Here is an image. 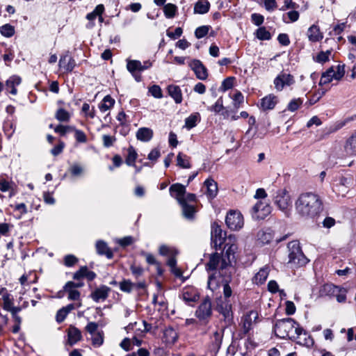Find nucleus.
Returning <instances> with one entry per match:
<instances>
[{
	"instance_id": "obj_1",
	"label": "nucleus",
	"mask_w": 356,
	"mask_h": 356,
	"mask_svg": "<svg viewBox=\"0 0 356 356\" xmlns=\"http://www.w3.org/2000/svg\"><path fill=\"white\" fill-rule=\"evenodd\" d=\"M299 215L307 218H315L323 211V201L320 196L313 193H304L295 202Z\"/></svg>"
},
{
	"instance_id": "obj_2",
	"label": "nucleus",
	"mask_w": 356,
	"mask_h": 356,
	"mask_svg": "<svg viewBox=\"0 0 356 356\" xmlns=\"http://www.w3.org/2000/svg\"><path fill=\"white\" fill-rule=\"evenodd\" d=\"M274 332L275 335L281 339H293L295 335L291 334L294 332L296 337L299 338L301 335L305 337V344L307 346L313 344V339L308 336L307 333L303 330L300 325L293 318H286L278 320L274 326Z\"/></svg>"
},
{
	"instance_id": "obj_3",
	"label": "nucleus",
	"mask_w": 356,
	"mask_h": 356,
	"mask_svg": "<svg viewBox=\"0 0 356 356\" xmlns=\"http://www.w3.org/2000/svg\"><path fill=\"white\" fill-rule=\"evenodd\" d=\"M289 249V264L295 267H300L306 265L309 260L302 252L300 243L293 241L288 243Z\"/></svg>"
},
{
	"instance_id": "obj_4",
	"label": "nucleus",
	"mask_w": 356,
	"mask_h": 356,
	"mask_svg": "<svg viewBox=\"0 0 356 356\" xmlns=\"http://www.w3.org/2000/svg\"><path fill=\"white\" fill-rule=\"evenodd\" d=\"M224 300L220 296L217 298V307L220 314H222L225 318H229L232 316V304L229 298L232 294V290L229 283L225 281L222 284Z\"/></svg>"
},
{
	"instance_id": "obj_5",
	"label": "nucleus",
	"mask_w": 356,
	"mask_h": 356,
	"mask_svg": "<svg viewBox=\"0 0 356 356\" xmlns=\"http://www.w3.org/2000/svg\"><path fill=\"white\" fill-rule=\"evenodd\" d=\"M346 290L332 284H325L319 290L321 297H336L339 302H344L346 300Z\"/></svg>"
},
{
	"instance_id": "obj_6",
	"label": "nucleus",
	"mask_w": 356,
	"mask_h": 356,
	"mask_svg": "<svg viewBox=\"0 0 356 356\" xmlns=\"http://www.w3.org/2000/svg\"><path fill=\"white\" fill-rule=\"evenodd\" d=\"M274 203L279 209L287 213L291 206V197L288 191L286 189L278 190L274 197Z\"/></svg>"
},
{
	"instance_id": "obj_7",
	"label": "nucleus",
	"mask_w": 356,
	"mask_h": 356,
	"mask_svg": "<svg viewBox=\"0 0 356 356\" xmlns=\"http://www.w3.org/2000/svg\"><path fill=\"white\" fill-rule=\"evenodd\" d=\"M212 315L211 302L207 297L198 306L195 311V316L201 321L207 323Z\"/></svg>"
},
{
	"instance_id": "obj_8",
	"label": "nucleus",
	"mask_w": 356,
	"mask_h": 356,
	"mask_svg": "<svg viewBox=\"0 0 356 356\" xmlns=\"http://www.w3.org/2000/svg\"><path fill=\"white\" fill-rule=\"evenodd\" d=\"M237 247L235 244L225 243L222 254L220 270H224L228 267L232 261L235 259V252Z\"/></svg>"
},
{
	"instance_id": "obj_9",
	"label": "nucleus",
	"mask_w": 356,
	"mask_h": 356,
	"mask_svg": "<svg viewBox=\"0 0 356 356\" xmlns=\"http://www.w3.org/2000/svg\"><path fill=\"white\" fill-rule=\"evenodd\" d=\"M271 212L270 206L262 201L257 202L252 209V216L256 220H263Z\"/></svg>"
},
{
	"instance_id": "obj_10",
	"label": "nucleus",
	"mask_w": 356,
	"mask_h": 356,
	"mask_svg": "<svg viewBox=\"0 0 356 356\" xmlns=\"http://www.w3.org/2000/svg\"><path fill=\"white\" fill-rule=\"evenodd\" d=\"M295 83L293 75L282 72L274 79L275 88L277 91H282L284 87L291 86Z\"/></svg>"
},
{
	"instance_id": "obj_11",
	"label": "nucleus",
	"mask_w": 356,
	"mask_h": 356,
	"mask_svg": "<svg viewBox=\"0 0 356 356\" xmlns=\"http://www.w3.org/2000/svg\"><path fill=\"white\" fill-rule=\"evenodd\" d=\"M225 234H222V230L220 227L216 223H213L211 226V245L216 249L220 248L221 245L225 241Z\"/></svg>"
},
{
	"instance_id": "obj_12",
	"label": "nucleus",
	"mask_w": 356,
	"mask_h": 356,
	"mask_svg": "<svg viewBox=\"0 0 356 356\" xmlns=\"http://www.w3.org/2000/svg\"><path fill=\"white\" fill-rule=\"evenodd\" d=\"M227 227L233 230L238 229L243 225V218L240 213L230 211L225 219Z\"/></svg>"
},
{
	"instance_id": "obj_13",
	"label": "nucleus",
	"mask_w": 356,
	"mask_h": 356,
	"mask_svg": "<svg viewBox=\"0 0 356 356\" xmlns=\"http://www.w3.org/2000/svg\"><path fill=\"white\" fill-rule=\"evenodd\" d=\"M189 67L195 74L197 78L200 80H205L208 77V72L206 67L200 60L194 59L188 63Z\"/></svg>"
},
{
	"instance_id": "obj_14",
	"label": "nucleus",
	"mask_w": 356,
	"mask_h": 356,
	"mask_svg": "<svg viewBox=\"0 0 356 356\" xmlns=\"http://www.w3.org/2000/svg\"><path fill=\"white\" fill-rule=\"evenodd\" d=\"M67 337L65 346H73L82 339L81 331L74 325H70L67 330Z\"/></svg>"
},
{
	"instance_id": "obj_15",
	"label": "nucleus",
	"mask_w": 356,
	"mask_h": 356,
	"mask_svg": "<svg viewBox=\"0 0 356 356\" xmlns=\"http://www.w3.org/2000/svg\"><path fill=\"white\" fill-rule=\"evenodd\" d=\"M76 66L75 60L70 55L69 52H66L60 56L59 60V67L66 72H72Z\"/></svg>"
},
{
	"instance_id": "obj_16",
	"label": "nucleus",
	"mask_w": 356,
	"mask_h": 356,
	"mask_svg": "<svg viewBox=\"0 0 356 356\" xmlns=\"http://www.w3.org/2000/svg\"><path fill=\"white\" fill-rule=\"evenodd\" d=\"M111 291V288L106 285H101L95 289L90 294L91 298L96 302L105 300Z\"/></svg>"
},
{
	"instance_id": "obj_17",
	"label": "nucleus",
	"mask_w": 356,
	"mask_h": 356,
	"mask_svg": "<svg viewBox=\"0 0 356 356\" xmlns=\"http://www.w3.org/2000/svg\"><path fill=\"white\" fill-rule=\"evenodd\" d=\"M171 196L175 197L179 204L186 202V187L181 184H175L170 187Z\"/></svg>"
},
{
	"instance_id": "obj_18",
	"label": "nucleus",
	"mask_w": 356,
	"mask_h": 356,
	"mask_svg": "<svg viewBox=\"0 0 356 356\" xmlns=\"http://www.w3.org/2000/svg\"><path fill=\"white\" fill-rule=\"evenodd\" d=\"M182 299L188 305H192L199 299L197 291L193 287H185L182 291Z\"/></svg>"
},
{
	"instance_id": "obj_19",
	"label": "nucleus",
	"mask_w": 356,
	"mask_h": 356,
	"mask_svg": "<svg viewBox=\"0 0 356 356\" xmlns=\"http://www.w3.org/2000/svg\"><path fill=\"white\" fill-rule=\"evenodd\" d=\"M220 278L218 277L216 273H213L209 276L207 287L211 290L213 295H218L220 293Z\"/></svg>"
},
{
	"instance_id": "obj_20",
	"label": "nucleus",
	"mask_w": 356,
	"mask_h": 356,
	"mask_svg": "<svg viewBox=\"0 0 356 356\" xmlns=\"http://www.w3.org/2000/svg\"><path fill=\"white\" fill-rule=\"evenodd\" d=\"M22 82L20 76L13 75L10 76L6 81V90L13 95H16L17 90L16 88Z\"/></svg>"
},
{
	"instance_id": "obj_21",
	"label": "nucleus",
	"mask_w": 356,
	"mask_h": 356,
	"mask_svg": "<svg viewBox=\"0 0 356 356\" xmlns=\"http://www.w3.org/2000/svg\"><path fill=\"white\" fill-rule=\"evenodd\" d=\"M307 35L312 42H319L323 38V33L321 31L319 26L316 24H313L308 29Z\"/></svg>"
},
{
	"instance_id": "obj_22",
	"label": "nucleus",
	"mask_w": 356,
	"mask_h": 356,
	"mask_svg": "<svg viewBox=\"0 0 356 356\" xmlns=\"http://www.w3.org/2000/svg\"><path fill=\"white\" fill-rule=\"evenodd\" d=\"M258 318V313L256 311H250L243 319V329L245 333H248L252 328V323H255Z\"/></svg>"
},
{
	"instance_id": "obj_23",
	"label": "nucleus",
	"mask_w": 356,
	"mask_h": 356,
	"mask_svg": "<svg viewBox=\"0 0 356 356\" xmlns=\"http://www.w3.org/2000/svg\"><path fill=\"white\" fill-rule=\"evenodd\" d=\"M222 256L218 253H213L209 257V260L206 264L207 271L216 270L218 267L220 269Z\"/></svg>"
},
{
	"instance_id": "obj_24",
	"label": "nucleus",
	"mask_w": 356,
	"mask_h": 356,
	"mask_svg": "<svg viewBox=\"0 0 356 356\" xmlns=\"http://www.w3.org/2000/svg\"><path fill=\"white\" fill-rule=\"evenodd\" d=\"M277 102V97L270 94L261 99V106L264 110H270L274 108Z\"/></svg>"
},
{
	"instance_id": "obj_25",
	"label": "nucleus",
	"mask_w": 356,
	"mask_h": 356,
	"mask_svg": "<svg viewBox=\"0 0 356 356\" xmlns=\"http://www.w3.org/2000/svg\"><path fill=\"white\" fill-rule=\"evenodd\" d=\"M344 148L348 154L356 156V131L346 140Z\"/></svg>"
},
{
	"instance_id": "obj_26",
	"label": "nucleus",
	"mask_w": 356,
	"mask_h": 356,
	"mask_svg": "<svg viewBox=\"0 0 356 356\" xmlns=\"http://www.w3.org/2000/svg\"><path fill=\"white\" fill-rule=\"evenodd\" d=\"M168 95L175 100L176 104H181L182 102L181 90L178 86L170 85L167 88Z\"/></svg>"
},
{
	"instance_id": "obj_27",
	"label": "nucleus",
	"mask_w": 356,
	"mask_h": 356,
	"mask_svg": "<svg viewBox=\"0 0 356 356\" xmlns=\"http://www.w3.org/2000/svg\"><path fill=\"white\" fill-rule=\"evenodd\" d=\"M136 136L138 140L148 142L153 137V131L147 127H142L137 131Z\"/></svg>"
},
{
	"instance_id": "obj_28",
	"label": "nucleus",
	"mask_w": 356,
	"mask_h": 356,
	"mask_svg": "<svg viewBox=\"0 0 356 356\" xmlns=\"http://www.w3.org/2000/svg\"><path fill=\"white\" fill-rule=\"evenodd\" d=\"M204 185L207 187V195L209 198H214L218 193L217 183L212 179H207L204 181Z\"/></svg>"
},
{
	"instance_id": "obj_29",
	"label": "nucleus",
	"mask_w": 356,
	"mask_h": 356,
	"mask_svg": "<svg viewBox=\"0 0 356 356\" xmlns=\"http://www.w3.org/2000/svg\"><path fill=\"white\" fill-rule=\"evenodd\" d=\"M97 252L100 255H106L108 259L113 257L112 251L108 248L107 244L103 241H97L96 243Z\"/></svg>"
},
{
	"instance_id": "obj_30",
	"label": "nucleus",
	"mask_w": 356,
	"mask_h": 356,
	"mask_svg": "<svg viewBox=\"0 0 356 356\" xmlns=\"http://www.w3.org/2000/svg\"><path fill=\"white\" fill-rule=\"evenodd\" d=\"M210 8V3L207 0H199L194 6V13L203 15L207 13Z\"/></svg>"
},
{
	"instance_id": "obj_31",
	"label": "nucleus",
	"mask_w": 356,
	"mask_h": 356,
	"mask_svg": "<svg viewBox=\"0 0 356 356\" xmlns=\"http://www.w3.org/2000/svg\"><path fill=\"white\" fill-rule=\"evenodd\" d=\"M163 338L167 343L173 344L178 339V334L172 327H168L164 330Z\"/></svg>"
},
{
	"instance_id": "obj_32",
	"label": "nucleus",
	"mask_w": 356,
	"mask_h": 356,
	"mask_svg": "<svg viewBox=\"0 0 356 356\" xmlns=\"http://www.w3.org/2000/svg\"><path fill=\"white\" fill-rule=\"evenodd\" d=\"M269 274L268 267L261 268L253 277V282L257 284H263L267 279Z\"/></svg>"
},
{
	"instance_id": "obj_33",
	"label": "nucleus",
	"mask_w": 356,
	"mask_h": 356,
	"mask_svg": "<svg viewBox=\"0 0 356 356\" xmlns=\"http://www.w3.org/2000/svg\"><path fill=\"white\" fill-rule=\"evenodd\" d=\"M115 104V99L110 95H106L99 104V108L101 112L105 113L110 110Z\"/></svg>"
},
{
	"instance_id": "obj_34",
	"label": "nucleus",
	"mask_w": 356,
	"mask_h": 356,
	"mask_svg": "<svg viewBox=\"0 0 356 356\" xmlns=\"http://www.w3.org/2000/svg\"><path fill=\"white\" fill-rule=\"evenodd\" d=\"M333 79L335 80L334 67H330L327 70L323 73L321 79L320 85H325L330 83Z\"/></svg>"
},
{
	"instance_id": "obj_35",
	"label": "nucleus",
	"mask_w": 356,
	"mask_h": 356,
	"mask_svg": "<svg viewBox=\"0 0 356 356\" xmlns=\"http://www.w3.org/2000/svg\"><path fill=\"white\" fill-rule=\"evenodd\" d=\"M127 69L131 74L142 72V63L138 60L127 59Z\"/></svg>"
},
{
	"instance_id": "obj_36",
	"label": "nucleus",
	"mask_w": 356,
	"mask_h": 356,
	"mask_svg": "<svg viewBox=\"0 0 356 356\" xmlns=\"http://www.w3.org/2000/svg\"><path fill=\"white\" fill-rule=\"evenodd\" d=\"M258 241L263 245L269 243L274 238L270 230L259 231L257 234Z\"/></svg>"
},
{
	"instance_id": "obj_37",
	"label": "nucleus",
	"mask_w": 356,
	"mask_h": 356,
	"mask_svg": "<svg viewBox=\"0 0 356 356\" xmlns=\"http://www.w3.org/2000/svg\"><path fill=\"white\" fill-rule=\"evenodd\" d=\"M180 205L182 207L184 216L189 220L193 219L195 213V207L187 204L186 202L181 203Z\"/></svg>"
},
{
	"instance_id": "obj_38",
	"label": "nucleus",
	"mask_w": 356,
	"mask_h": 356,
	"mask_svg": "<svg viewBox=\"0 0 356 356\" xmlns=\"http://www.w3.org/2000/svg\"><path fill=\"white\" fill-rule=\"evenodd\" d=\"M200 120V115L198 113L191 114L185 119V127L187 129H191L197 125V122Z\"/></svg>"
},
{
	"instance_id": "obj_39",
	"label": "nucleus",
	"mask_w": 356,
	"mask_h": 356,
	"mask_svg": "<svg viewBox=\"0 0 356 356\" xmlns=\"http://www.w3.org/2000/svg\"><path fill=\"white\" fill-rule=\"evenodd\" d=\"M177 165L182 168H191L190 157L179 152L177 156Z\"/></svg>"
},
{
	"instance_id": "obj_40",
	"label": "nucleus",
	"mask_w": 356,
	"mask_h": 356,
	"mask_svg": "<svg viewBox=\"0 0 356 356\" xmlns=\"http://www.w3.org/2000/svg\"><path fill=\"white\" fill-rule=\"evenodd\" d=\"M177 11V7L173 3H168L164 5L163 13L166 18H173Z\"/></svg>"
},
{
	"instance_id": "obj_41",
	"label": "nucleus",
	"mask_w": 356,
	"mask_h": 356,
	"mask_svg": "<svg viewBox=\"0 0 356 356\" xmlns=\"http://www.w3.org/2000/svg\"><path fill=\"white\" fill-rule=\"evenodd\" d=\"M167 264L170 267L171 272L176 276H181V271L177 267V260L174 254L170 256L168 259Z\"/></svg>"
},
{
	"instance_id": "obj_42",
	"label": "nucleus",
	"mask_w": 356,
	"mask_h": 356,
	"mask_svg": "<svg viewBox=\"0 0 356 356\" xmlns=\"http://www.w3.org/2000/svg\"><path fill=\"white\" fill-rule=\"evenodd\" d=\"M128 154L126 158V163L129 166H134L135 165V161L137 159V153L134 148V147L130 146L128 149Z\"/></svg>"
},
{
	"instance_id": "obj_43",
	"label": "nucleus",
	"mask_w": 356,
	"mask_h": 356,
	"mask_svg": "<svg viewBox=\"0 0 356 356\" xmlns=\"http://www.w3.org/2000/svg\"><path fill=\"white\" fill-rule=\"evenodd\" d=\"M256 37L260 40H269L271 38L270 33L266 27H259L255 32Z\"/></svg>"
},
{
	"instance_id": "obj_44",
	"label": "nucleus",
	"mask_w": 356,
	"mask_h": 356,
	"mask_svg": "<svg viewBox=\"0 0 356 356\" xmlns=\"http://www.w3.org/2000/svg\"><path fill=\"white\" fill-rule=\"evenodd\" d=\"M331 50H327L325 51H321L314 58V60L319 63H325L329 60V58L330 56L331 55Z\"/></svg>"
},
{
	"instance_id": "obj_45",
	"label": "nucleus",
	"mask_w": 356,
	"mask_h": 356,
	"mask_svg": "<svg viewBox=\"0 0 356 356\" xmlns=\"http://www.w3.org/2000/svg\"><path fill=\"white\" fill-rule=\"evenodd\" d=\"M55 118L60 122H68L70 119V114L63 108L57 110Z\"/></svg>"
},
{
	"instance_id": "obj_46",
	"label": "nucleus",
	"mask_w": 356,
	"mask_h": 356,
	"mask_svg": "<svg viewBox=\"0 0 356 356\" xmlns=\"http://www.w3.org/2000/svg\"><path fill=\"white\" fill-rule=\"evenodd\" d=\"M303 101L300 98L293 99L287 105V110L291 112L297 111L302 104Z\"/></svg>"
},
{
	"instance_id": "obj_47",
	"label": "nucleus",
	"mask_w": 356,
	"mask_h": 356,
	"mask_svg": "<svg viewBox=\"0 0 356 356\" xmlns=\"http://www.w3.org/2000/svg\"><path fill=\"white\" fill-rule=\"evenodd\" d=\"M81 111L84 113L85 116L87 118L93 119L95 117V108L92 107V108H90V106L88 103H83V104L82 105Z\"/></svg>"
},
{
	"instance_id": "obj_48",
	"label": "nucleus",
	"mask_w": 356,
	"mask_h": 356,
	"mask_svg": "<svg viewBox=\"0 0 356 356\" xmlns=\"http://www.w3.org/2000/svg\"><path fill=\"white\" fill-rule=\"evenodd\" d=\"M0 32L3 36L9 38L14 35L15 29L13 26L6 24L0 27Z\"/></svg>"
},
{
	"instance_id": "obj_49",
	"label": "nucleus",
	"mask_w": 356,
	"mask_h": 356,
	"mask_svg": "<svg viewBox=\"0 0 356 356\" xmlns=\"http://www.w3.org/2000/svg\"><path fill=\"white\" fill-rule=\"evenodd\" d=\"M244 97L243 94L238 91L233 97V106L236 110H238L243 103Z\"/></svg>"
},
{
	"instance_id": "obj_50",
	"label": "nucleus",
	"mask_w": 356,
	"mask_h": 356,
	"mask_svg": "<svg viewBox=\"0 0 356 356\" xmlns=\"http://www.w3.org/2000/svg\"><path fill=\"white\" fill-rule=\"evenodd\" d=\"M149 92L155 98L161 99L163 97V92L161 87L158 85H153L149 88Z\"/></svg>"
},
{
	"instance_id": "obj_51",
	"label": "nucleus",
	"mask_w": 356,
	"mask_h": 356,
	"mask_svg": "<svg viewBox=\"0 0 356 356\" xmlns=\"http://www.w3.org/2000/svg\"><path fill=\"white\" fill-rule=\"evenodd\" d=\"M224 106H223V100H222V97H220L217 101L216 102V103L214 104V105H213L211 108H209V110L211 111H213L216 113H220L221 111H222V110H224Z\"/></svg>"
},
{
	"instance_id": "obj_52",
	"label": "nucleus",
	"mask_w": 356,
	"mask_h": 356,
	"mask_svg": "<svg viewBox=\"0 0 356 356\" xmlns=\"http://www.w3.org/2000/svg\"><path fill=\"white\" fill-rule=\"evenodd\" d=\"M120 289L121 291L130 293L133 289L134 284L128 280H124L122 282L119 284Z\"/></svg>"
},
{
	"instance_id": "obj_53",
	"label": "nucleus",
	"mask_w": 356,
	"mask_h": 356,
	"mask_svg": "<svg viewBox=\"0 0 356 356\" xmlns=\"http://www.w3.org/2000/svg\"><path fill=\"white\" fill-rule=\"evenodd\" d=\"M209 26H202L197 28L195 31V35L197 38L200 39L207 35L209 31Z\"/></svg>"
},
{
	"instance_id": "obj_54",
	"label": "nucleus",
	"mask_w": 356,
	"mask_h": 356,
	"mask_svg": "<svg viewBox=\"0 0 356 356\" xmlns=\"http://www.w3.org/2000/svg\"><path fill=\"white\" fill-rule=\"evenodd\" d=\"M78 262V259L73 254H67L64 257V264L67 267H72Z\"/></svg>"
},
{
	"instance_id": "obj_55",
	"label": "nucleus",
	"mask_w": 356,
	"mask_h": 356,
	"mask_svg": "<svg viewBox=\"0 0 356 356\" xmlns=\"http://www.w3.org/2000/svg\"><path fill=\"white\" fill-rule=\"evenodd\" d=\"M104 342V337L103 334L100 332H97L96 334H92V345L96 347H99L101 345H102Z\"/></svg>"
},
{
	"instance_id": "obj_56",
	"label": "nucleus",
	"mask_w": 356,
	"mask_h": 356,
	"mask_svg": "<svg viewBox=\"0 0 356 356\" xmlns=\"http://www.w3.org/2000/svg\"><path fill=\"white\" fill-rule=\"evenodd\" d=\"M72 129H74L73 127L59 124L54 128V131L56 133L60 134L61 136H64L67 132L72 131Z\"/></svg>"
},
{
	"instance_id": "obj_57",
	"label": "nucleus",
	"mask_w": 356,
	"mask_h": 356,
	"mask_svg": "<svg viewBox=\"0 0 356 356\" xmlns=\"http://www.w3.org/2000/svg\"><path fill=\"white\" fill-rule=\"evenodd\" d=\"M345 74V65H338L334 67L335 80H340Z\"/></svg>"
},
{
	"instance_id": "obj_58",
	"label": "nucleus",
	"mask_w": 356,
	"mask_h": 356,
	"mask_svg": "<svg viewBox=\"0 0 356 356\" xmlns=\"http://www.w3.org/2000/svg\"><path fill=\"white\" fill-rule=\"evenodd\" d=\"M68 293V299L72 300H77L80 298V293L72 288L64 289Z\"/></svg>"
},
{
	"instance_id": "obj_59",
	"label": "nucleus",
	"mask_w": 356,
	"mask_h": 356,
	"mask_svg": "<svg viewBox=\"0 0 356 356\" xmlns=\"http://www.w3.org/2000/svg\"><path fill=\"white\" fill-rule=\"evenodd\" d=\"M13 185V182L2 179L0 180V191L2 192L8 191L12 189Z\"/></svg>"
},
{
	"instance_id": "obj_60",
	"label": "nucleus",
	"mask_w": 356,
	"mask_h": 356,
	"mask_svg": "<svg viewBox=\"0 0 356 356\" xmlns=\"http://www.w3.org/2000/svg\"><path fill=\"white\" fill-rule=\"evenodd\" d=\"M103 145L105 147H110L113 146V143L115 142L116 138L114 136H111L108 135H104L102 136Z\"/></svg>"
},
{
	"instance_id": "obj_61",
	"label": "nucleus",
	"mask_w": 356,
	"mask_h": 356,
	"mask_svg": "<svg viewBox=\"0 0 356 356\" xmlns=\"http://www.w3.org/2000/svg\"><path fill=\"white\" fill-rule=\"evenodd\" d=\"M72 131H74V133H75L74 136H75V138L77 142H79V143H86V142L87 138H86L85 133L83 131L76 129L74 128V129H72Z\"/></svg>"
},
{
	"instance_id": "obj_62",
	"label": "nucleus",
	"mask_w": 356,
	"mask_h": 356,
	"mask_svg": "<svg viewBox=\"0 0 356 356\" xmlns=\"http://www.w3.org/2000/svg\"><path fill=\"white\" fill-rule=\"evenodd\" d=\"M251 19L252 22L256 25V26H260L263 24L264 21V17L263 15L258 14V13H253L251 15Z\"/></svg>"
},
{
	"instance_id": "obj_63",
	"label": "nucleus",
	"mask_w": 356,
	"mask_h": 356,
	"mask_svg": "<svg viewBox=\"0 0 356 356\" xmlns=\"http://www.w3.org/2000/svg\"><path fill=\"white\" fill-rule=\"evenodd\" d=\"M234 79V77H228L222 81L221 88L224 91L232 88Z\"/></svg>"
},
{
	"instance_id": "obj_64",
	"label": "nucleus",
	"mask_w": 356,
	"mask_h": 356,
	"mask_svg": "<svg viewBox=\"0 0 356 356\" xmlns=\"http://www.w3.org/2000/svg\"><path fill=\"white\" fill-rule=\"evenodd\" d=\"M70 172L72 175L74 176H79L82 174L83 172V168L79 165H77V164H74L73 165L71 166L70 169Z\"/></svg>"
}]
</instances>
